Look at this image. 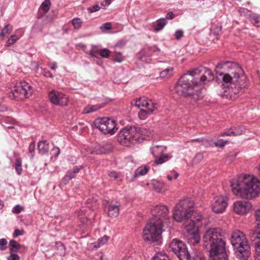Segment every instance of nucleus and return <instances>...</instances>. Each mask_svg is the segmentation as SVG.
<instances>
[{"mask_svg": "<svg viewBox=\"0 0 260 260\" xmlns=\"http://www.w3.org/2000/svg\"><path fill=\"white\" fill-rule=\"evenodd\" d=\"M213 79L214 75L211 70L200 67L183 74L175 85V91L179 95L198 101L203 97L198 86L205 84V81L209 82Z\"/></svg>", "mask_w": 260, "mask_h": 260, "instance_id": "f257e3e1", "label": "nucleus"}, {"mask_svg": "<svg viewBox=\"0 0 260 260\" xmlns=\"http://www.w3.org/2000/svg\"><path fill=\"white\" fill-rule=\"evenodd\" d=\"M215 70L218 79L221 78L224 83L230 84L225 91L230 96L237 94L247 86L246 77L242 69L235 62H220Z\"/></svg>", "mask_w": 260, "mask_h": 260, "instance_id": "f03ea898", "label": "nucleus"}, {"mask_svg": "<svg viewBox=\"0 0 260 260\" xmlns=\"http://www.w3.org/2000/svg\"><path fill=\"white\" fill-rule=\"evenodd\" d=\"M193 201L185 199L180 200L174 209V219L178 222H183L188 234L197 233L199 223L203 219L201 215L193 213Z\"/></svg>", "mask_w": 260, "mask_h": 260, "instance_id": "7ed1b4c3", "label": "nucleus"}, {"mask_svg": "<svg viewBox=\"0 0 260 260\" xmlns=\"http://www.w3.org/2000/svg\"><path fill=\"white\" fill-rule=\"evenodd\" d=\"M233 193L242 199L251 200L260 194V180L252 175L243 174L231 181Z\"/></svg>", "mask_w": 260, "mask_h": 260, "instance_id": "20e7f679", "label": "nucleus"}, {"mask_svg": "<svg viewBox=\"0 0 260 260\" xmlns=\"http://www.w3.org/2000/svg\"><path fill=\"white\" fill-rule=\"evenodd\" d=\"M153 131H119L117 140L124 146H129L131 144L141 143L144 140H149L153 134Z\"/></svg>", "mask_w": 260, "mask_h": 260, "instance_id": "39448f33", "label": "nucleus"}, {"mask_svg": "<svg viewBox=\"0 0 260 260\" xmlns=\"http://www.w3.org/2000/svg\"><path fill=\"white\" fill-rule=\"evenodd\" d=\"M231 243L239 258L247 259L250 254V248L245 235L239 230L234 231L231 236Z\"/></svg>", "mask_w": 260, "mask_h": 260, "instance_id": "423d86ee", "label": "nucleus"}, {"mask_svg": "<svg viewBox=\"0 0 260 260\" xmlns=\"http://www.w3.org/2000/svg\"><path fill=\"white\" fill-rule=\"evenodd\" d=\"M162 221L156 218H152L146 225L143 231V238L145 241L155 242L161 237Z\"/></svg>", "mask_w": 260, "mask_h": 260, "instance_id": "0eeeda50", "label": "nucleus"}, {"mask_svg": "<svg viewBox=\"0 0 260 260\" xmlns=\"http://www.w3.org/2000/svg\"><path fill=\"white\" fill-rule=\"evenodd\" d=\"M12 93L17 100L28 98L31 95L33 88L30 85L24 81L17 82L14 86Z\"/></svg>", "mask_w": 260, "mask_h": 260, "instance_id": "6e6552de", "label": "nucleus"}, {"mask_svg": "<svg viewBox=\"0 0 260 260\" xmlns=\"http://www.w3.org/2000/svg\"><path fill=\"white\" fill-rule=\"evenodd\" d=\"M226 233L220 228H210L204 233L203 237L204 247L207 246L211 243L220 240V238H224Z\"/></svg>", "mask_w": 260, "mask_h": 260, "instance_id": "1a4fd4ad", "label": "nucleus"}, {"mask_svg": "<svg viewBox=\"0 0 260 260\" xmlns=\"http://www.w3.org/2000/svg\"><path fill=\"white\" fill-rule=\"evenodd\" d=\"M170 248L177 255L179 260L191 259L186 246L182 241L174 239L170 244Z\"/></svg>", "mask_w": 260, "mask_h": 260, "instance_id": "9d476101", "label": "nucleus"}, {"mask_svg": "<svg viewBox=\"0 0 260 260\" xmlns=\"http://www.w3.org/2000/svg\"><path fill=\"white\" fill-rule=\"evenodd\" d=\"M92 127L99 130H118L119 128L117 121L109 117L96 119L92 125Z\"/></svg>", "mask_w": 260, "mask_h": 260, "instance_id": "9b49d317", "label": "nucleus"}, {"mask_svg": "<svg viewBox=\"0 0 260 260\" xmlns=\"http://www.w3.org/2000/svg\"><path fill=\"white\" fill-rule=\"evenodd\" d=\"M151 212L153 215L152 218L160 219L162 222H165L170 227H171V220L172 219L169 215V210L167 206L165 205H156L151 209Z\"/></svg>", "mask_w": 260, "mask_h": 260, "instance_id": "f8f14e48", "label": "nucleus"}, {"mask_svg": "<svg viewBox=\"0 0 260 260\" xmlns=\"http://www.w3.org/2000/svg\"><path fill=\"white\" fill-rule=\"evenodd\" d=\"M256 225L249 231V237L255 245V247L260 246V209L255 212Z\"/></svg>", "mask_w": 260, "mask_h": 260, "instance_id": "ddd939ff", "label": "nucleus"}, {"mask_svg": "<svg viewBox=\"0 0 260 260\" xmlns=\"http://www.w3.org/2000/svg\"><path fill=\"white\" fill-rule=\"evenodd\" d=\"M166 147L163 146L156 145L151 148V152L155 157L154 161L156 165H161L172 158L171 155L163 153Z\"/></svg>", "mask_w": 260, "mask_h": 260, "instance_id": "4468645a", "label": "nucleus"}, {"mask_svg": "<svg viewBox=\"0 0 260 260\" xmlns=\"http://www.w3.org/2000/svg\"><path fill=\"white\" fill-rule=\"evenodd\" d=\"M48 96L51 103L55 105L65 106L68 105V96L61 92L51 90L49 92Z\"/></svg>", "mask_w": 260, "mask_h": 260, "instance_id": "2eb2a0df", "label": "nucleus"}, {"mask_svg": "<svg viewBox=\"0 0 260 260\" xmlns=\"http://www.w3.org/2000/svg\"><path fill=\"white\" fill-rule=\"evenodd\" d=\"M208 246H209V256L226 253L225 242L224 238H220V240L211 243Z\"/></svg>", "mask_w": 260, "mask_h": 260, "instance_id": "dca6fc26", "label": "nucleus"}, {"mask_svg": "<svg viewBox=\"0 0 260 260\" xmlns=\"http://www.w3.org/2000/svg\"><path fill=\"white\" fill-rule=\"evenodd\" d=\"M228 198L220 196L214 198L212 203V209L216 213L224 212L228 206Z\"/></svg>", "mask_w": 260, "mask_h": 260, "instance_id": "f3484780", "label": "nucleus"}, {"mask_svg": "<svg viewBox=\"0 0 260 260\" xmlns=\"http://www.w3.org/2000/svg\"><path fill=\"white\" fill-rule=\"evenodd\" d=\"M234 211L237 214L244 215L247 214L252 209V204L250 202L238 201L234 203Z\"/></svg>", "mask_w": 260, "mask_h": 260, "instance_id": "a211bd4d", "label": "nucleus"}, {"mask_svg": "<svg viewBox=\"0 0 260 260\" xmlns=\"http://www.w3.org/2000/svg\"><path fill=\"white\" fill-rule=\"evenodd\" d=\"M151 102H152L151 100H148L145 97H140L132 101V105L141 109H147L148 107H151Z\"/></svg>", "mask_w": 260, "mask_h": 260, "instance_id": "6ab92c4d", "label": "nucleus"}, {"mask_svg": "<svg viewBox=\"0 0 260 260\" xmlns=\"http://www.w3.org/2000/svg\"><path fill=\"white\" fill-rule=\"evenodd\" d=\"M78 216L82 223V228H86L91 226V221L87 218L85 210H80L78 212Z\"/></svg>", "mask_w": 260, "mask_h": 260, "instance_id": "aec40b11", "label": "nucleus"}, {"mask_svg": "<svg viewBox=\"0 0 260 260\" xmlns=\"http://www.w3.org/2000/svg\"><path fill=\"white\" fill-rule=\"evenodd\" d=\"M78 216L82 223V228H86L91 226V221L87 218L85 210H80L78 212Z\"/></svg>", "mask_w": 260, "mask_h": 260, "instance_id": "412c9836", "label": "nucleus"}, {"mask_svg": "<svg viewBox=\"0 0 260 260\" xmlns=\"http://www.w3.org/2000/svg\"><path fill=\"white\" fill-rule=\"evenodd\" d=\"M113 149V146L111 144H107L105 146L99 145L95 147L91 152L92 154H102L110 152Z\"/></svg>", "mask_w": 260, "mask_h": 260, "instance_id": "4be33fe9", "label": "nucleus"}, {"mask_svg": "<svg viewBox=\"0 0 260 260\" xmlns=\"http://www.w3.org/2000/svg\"><path fill=\"white\" fill-rule=\"evenodd\" d=\"M120 204H110L107 207L108 216L111 217H116L119 213Z\"/></svg>", "mask_w": 260, "mask_h": 260, "instance_id": "5701e85b", "label": "nucleus"}, {"mask_svg": "<svg viewBox=\"0 0 260 260\" xmlns=\"http://www.w3.org/2000/svg\"><path fill=\"white\" fill-rule=\"evenodd\" d=\"M151 107H148V109H141L139 112L138 115L141 119H145L146 118L148 115L150 114L152 112L156 109V104L153 102H151Z\"/></svg>", "mask_w": 260, "mask_h": 260, "instance_id": "b1692460", "label": "nucleus"}, {"mask_svg": "<svg viewBox=\"0 0 260 260\" xmlns=\"http://www.w3.org/2000/svg\"><path fill=\"white\" fill-rule=\"evenodd\" d=\"M187 243L190 245H194L200 241V237L199 233H189L187 237Z\"/></svg>", "mask_w": 260, "mask_h": 260, "instance_id": "393cba45", "label": "nucleus"}, {"mask_svg": "<svg viewBox=\"0 0 260 260\" xmlns=\"http://www.w3.org/2000/svg\"><path fill=\"white\" fill-rule=\"evenodd\" d=\"M38 148L39 152L42 154H44L47 153L49 151V144L45 140L40 141L38 144Z\"/></svg>", "mask_w": 260, "mask_h": 260, "instance_id": "a878e982", "label": "nucleus"}, {"mask_svg": "<svg viewBox=\"0 0 260 260\" xmlns=\"http://www.w3.org/2000/svg\"><path fill=\"white\" fill-rule=\"evenodd\" d=\"M24 246L18 243L15 240H11L9 242L10 253L17 252Z\"/></svg>", "mask_w": 260, "mask_h": 260, "instance_id": "bb28decb", "label": "nucleus"}, {"mask_svg": "<svg viewBox=\"0 0 260 260\" xmlns=\"http://www.w3.org/2000/svg\"><path fill=\"white\" fill-rule=\"evenodd\" d=\"M248 18L253 25L259 27L260 26V15L252 13L248 15Z\"/></svg>", "mask_w": 260, "mask_h": 260, "instance_id": "cd10ccee", "label": "nucleus"}, {"mask_svg": "<svg viewBox=\"0 0 260 260\" xmlns=\"http://www.w3.org/2000/svg\"><path fill=\"white\" fill-rule=\"evenodd\" d=\"M149 169L147 166H141L137 168L135 172V177H137L146 174Z\"/></svg>", "mask_w": 260, "mask_h": 260, "instance_id": "c85d7f7f", "label": "nucleus"}, {"mask_svg": "<svg viewBox=\"0 0 260 260\" xmlns=\"http://www.w3.org/2000/svg\"><path fill=\"white\" fill-rule=\"evenodd\" d=\"M152 185L154 190L157 192H161L165 189V184L160 181L153 180Z\"/></svg>", "mask_w": 260, "mask_h": 260, "instance_id": "c756f323", "label": "nucleus"}, {"mask_svg": "<svg viewBox=\"0 0 260 260\" xmlns=\"http://www.w3.org/2000/svg\"><path fill=\"white\" fill-rule=\"evenodd\" d=\"M167 21L165 18H160L156 22L154 30L155 31L161 30L164 26L167 24Z\"/></svg>", "mask_w": 260, "mask_h": 260, "instance_id": "7c9ffc66", "label": "nucleus"}, {"mask_svg": "<svg viewBox=\"0 0 260 260\" xmlns=\"http://www.w3.org/2000/svg\"><path fill=\"white\" fill-rule=\"evenodd\" d=\"M12 30L13 26L11 24H8L6 25L0 32V39H3L6 35L10 34Z\"/></svg>", "mask_w": 260, "mask_h": 260, "instance_id": "2f4dec72", "label": "nucleus"}, {"mask_svg": "<svg viewBox=\"0 0 260 260\" xmlns=\"http://www.w3.org/2000/svg\"><path fill=\"white\" fill-rule=\"evenodd\" d=\"M109 240V237L107 236H104L101 238H99L96 243H94L93 246L95 248H99L106 244Z\"/></svg>", "mask_w": 260, "mask_h": 260, "instance_id": "473e14b6", "label": "nucleus"}, {"mask_svg": "<svg viewBox=\"0 0 260 260\" xmlns=\"http://www.w3.org/2000/svg\"><path fill=\"white\" fill-rule=\"evenodd\" d=\"M151 260H170V259L166 254L159 252L155 254Z\"/></svg>", "mask_w": 260, "mask_h": 260, "instance_id": "72a5a7b5", "label": "nucleus"}, {"mask_svg": "<svg viewBox=\"0 0 260 260\" xmlns=\"http://www.w3.org/2000/svg\"><path fill=\"white\" fill-rule=\"evenodd\" d=\"M101 107L99 105H92L86 107L83 110V113L85 114L95 112L101 109Z\"/></svg>", "mask_w": 260, "mask_h": 260, "instance_id": "f704fd0d", "label": "nucleus"}, {"mask_svg": "<svg viewBox=\"0 0 260 260\" xmlns=\"http://www.w3.org/2000/svg\"><path fill=\"white\" fill-rule=\"evenodd\" d=\"M86 203L89 208L91 209L92 210H94L96 207L97 200L93 198H89L87 200Z\"/></svg>", "mask_w": 260, "mask_h": 260, "instance_id": "c9c22d12", "label": "nucleus"}, {"mask_svg": "<svg viewBox=\"0 0 260 260\" xmlns=\"http://www.w3.org/2000/svg\"><path fill=\"white\" fill-rule=\"evenodd\" d=\"M228 142L229 140H228L219 139H217L216 141L213 142V144L216 147L219 148H223L225 146V145L228 143Z\"/></svg>", "mask_w": 260, "mask_h": 260, "instance_id": "e433bc0d", "label": "nucleus"}, {"mask_svg": "<svg viewBox=\"0 0 260 260\" xmlns=\"http://www.w3.org/2000/svg\"><path fill=\"white\" fill-rule=\"evenodd\" d=\"M15 168L17 173L20 175L22 173V161L20 158H17L16 159L15 164Z\"/></svg>", "mask_w": 260, "mask_h": 260, "instance_id": "4c0bfd02", "label": "nucleus"}, {"mask_svg": "<svg viewBox=\"0 0 260 260\" xmlns=\"http://www.w3.org/2000/svg\"><path fill=\"white\" fill-rule=\"evenodd\" d=\"M20 38V37H18L16 35H12L10 38L8 40L6 46L8 47H10L13 45L15 42H16Z\"/></svg>", "mask_w": 260, "mask_h": 260, "instance_id": "58836bf2", "label": "nucleus"}, {"mask_svg": "<svg viewBox=\"0 0 260 260\" xmlns=\"http://www.w3.org/2000/svg\"><path fill=\"white\" fill-rule=\"evenodd\" d=\"M173 68H170L162 71L159 74L160 77L162 78L169 77L170 76L171 73L173 72Z\"/></svg>", "mask_w": 260, "mask_h": 260, "instance_id": "ea45409f", "label": "nucleus"}, {"mask_svg": "<svg viewBox=\"0 0 260 260\" xmlns=\"http://www.w3.org/2000/svg\"><path fill=\"white\" fill-rule=\"evenodd\" d=\"M210 260H228L226 253L209 256Z\"/></svg>", "mask_w": 260, "mask_h": 260, "instance_id": "a19ab883", "label": "nucleus"}, {"mask_svg": "<svg viewBox=\"0 0 260 260\" xmlns=\"http://www.w3.org/2000/svg\"><path fill=\"white\" fill-rule=\"evenodd\" d=\"M113 54H114V60L115 61H117L118 62H121L125 59L124 56L122 55V54L121 52L115 51L113 53Z\"/></svg>", "mask_w": 260, "mask_h": 260, "instance_id": "79ce46f5", "label": "nucleus"}, {"mask_svg": "<svg viewBox=\"0 0 260 260\" xmlns=\"http://www.w3.org/2000/svg\"><path fill=\"white\" fill-rule=\"evenodd\" d=\"M72 23L74 26V29L78 30L81 26L82 21H81L80 18H75L72 19Z\"/></svg>", "mask_w": 260, "mask_h": 260, "instance_id": "37998d69", "label": "nucleus"}, {"mask_svg": "<svg viewBox=\"0 0 260 260\" xmlns=\"http://www.w3.org/2000/svg\"><path fill=\"white\" fill-rule=\"evenodd\" d=\"M242 131H229L224 132L221 134V136H236L238 135H241L242 134Z\"/></svg>", "mask_w": 260, "mask_h": 260, "instance_id": "c03bdc74", "label": "nucleus"}, {"mask_svg": "<svg viewBox=\"0 0 260 260\" xmlns=\"http://www.w3.org/2000/svg\"><path fill=\"white\" fill-rule=\"evenodd\" d=\"M50 4L51 3L50 0H45L42 3L41 8L45 12H47L50 9Z\"/></svg>", "mask_w": 260, "mask_h": 260, "instance_id": "a18cd8bd", "label": "nucleus"}, {"mask_svg": "<svg viewBox=\"0 0 260 260\" xmlns=\"http://www.w3.org/2000/svg\"><path fill=\"white\" fill-rule=\"evenodd\" d=\"M204 158V155L202 153L199 152L196 154L193 158V162L194 164L199 163Z\"/></svg>", "mask_w": 260, "mask_h": 260, "instance_id": "49530a36", "label": "nucleus"}, {"mask_svg": "<svg viewBox=\"0 0 260 260\" xmlns=\"http://www.w3.org/2000/svg\"><path fill=\"white\" fill-rule=\"evenodd\" d=\"M8 241L5 238L0 239V250H5L7 248Z\"/></svg>", "mask_w": 260, "mask_h": 260, "instance_id": "de8ad7c7", "label": "nucleus"}, {"mask_svg": "<svg viewBox=\"0 0 260 260\" xmlns=\"http://www.w3.org/2000/svg\"><path fill=\"white\" fill-rule=\"evenodd\" d=\"M35 148H36L35 143V142L33 141V142H31V143L29 144V149H28L29 152L30 153V154L31 155V157L32 158L35 156Z\"/></svg>", "mask_w": 260, "mask_h": 260, "instance_id": "09e8293b", "label": "nucleus"}, {"mask_svg": "<svg viewBox=\"0 0 260 260\" xmlns=\"http://www.w3.org/2000/svg\"><path fill=\"white\" fill-rule=\"evenodd\" d=\"M110 53V51L109 49L105 48L100 51V54L104 58H108L109 56Z\"/></svg>", "mask_w": 260, "mask_h": 260, "instance_id": "8fccbe9b", "label": "nucleus"}, {"mask_svg": "<svg viewBox=\"0 0 260 260\" xmlns=\"http://www.w3.org/2000/svg\"><path fill=\"white\" fill-rule=\"evenodd\" d=\"M100 9V7L99 5L96 4L87 9V11L89 13H91L98 11Z\"/></svg>", "mask_w": 260, "mask_h": 260, "instance_id": "3c124183", "label": "nucleus"}, {"mask_svg": "<svg viewBox=\"0 0 260 260\" xmlns=\"http://www.w3.org/2000/svg\"><path fill=\"white\" fill-rule=\"evenodd\" d=\"M75 174L74 173L73 170L69 171L64 177V179L66 180H70L75 176Z\"/></svg>", "mask_w": 260, "mask_h": 260, "instance_id": "603ef678", "label": "nucleus"}, {"mask_svg": "<svg viewBox=\"0 0 260 260\" xmlns=\"http://www.w3.org/2000/svg\"><path fill=\"white\" fill-rule=\"evenodd\" d=\"M41 74L46 77L53 78L54 77L53 75L48 70L46 69H42Z\"/></svg>", "mask_w": 260, "mask_h": 260, "instance_id": "864d4df0", "label": "nucleus"}, {"mask_svg": "<svg viewBox=\"0 0 260 260\" xmlns=\"http://www.w3.org/2000/svg\"><path fill=\"white\" fill-rule=\"evenodd\" d=\"M24 234V231L23 230H19L16 229L13 233V237L14 238H16L19 236H22Z\"/></svg>", "mask_w": 260, "mask_h": 260, "instance_id": "5fc2aeb1", "label": "nucleus"}, {"mask_svg": "<svg viewBox=\"0 0 260 260\" xmlns=\"http://www.w3.org/2000/svg\"><path fill=\"white\" fill-rule=\"evenodd\" d=\"M16 252L10 253V256L7 257L8 260H20L19 256L15 253Z\"/></svg>", "mask_w": 260, "mask_h": 260, "instance_id": "6e6d98bb", "label": "nucleus"}, {"mask_svg": "<svg viewBox=\"0 0 260 260\" xmlns=\"http://www.w3.org/2000/svg\"><path fill=\"white\" fill-rule=\"evenodd\" d=\"M24 210V208L20 206L19 205H16L12 210V212L16 214H18L20 213L22 211Z\"/></svg>", "mask_w": 260, "mask_h": 260, "instance_id": "4d7b16f0", "label": "nucleus"}, {"mask_svg": "<svg viewBox=\"0 0 260 260\" xmlns=\"http://www.w3.org/2000/svg\"><path fill=\"white\" fill-rule=\"evenodd\" d=\"M254 257L255 260H260V246L255 247V254Z\"/></svg>", "mask_w": 260, "mask_h": 260, "instance_id": "13d9d810", "label": "nucleus"}, {"mask_svg": "<svg viewBox=\"0 0 260 260\" xmlns=\"http://www.w3.org/2000/svg\"><path fill=\"white\" fill-rule=\"evenodd\" d=\"M51 151L53 155L55 157L57 156L60 154V149L58 147H54Z\"/></svg>", "mask_w": 260, "mask_h": 260, "instance_id": "bf43d9fd", "label": "nucleus"}, {"mask_svg": "<svg viewBox=\"0 0 260 260\" xmlns=\"http://www.w3.org/2000/svg\"><path fill=\"white\" fill-rule=\"evenodd\" d=\"M183 31L181 30H178L175 32V37L176 40H180L183 36Z\"/></svg>", "mask_w": 260, "mask_h": 260, "instance_id": "052dcab7", "label": "nucleus"}, {"mask_svg": "<svg viewBox=\"0 0 260 260\" xmlns=\"http://www.w3.org/2000/svg\"><path fill=\"white\" fill-rule=\"evenodd\" d=\"M100 50L99 47L96 45H92V48L90 51V52H94L95 53H100Z\"/></svg>", "mask_w": 260, "mask_h": 260, "instance_id": "680f3d73", "label": "nucleus"}, {"mask_svg": "<svg viewBox=\"0 0 260 260\" xmlns=\"http://www.w3.org/2000/svg\"><path fill=\"white\" fill-rule=\"evenodd\" d=\"M174 17V14L172 12H169L167 14L166 18L165 19H166V20L167 19L171 20L173 19Z\"/></svg>", "mask_w": 260, "mask_h": 260, "instance_id": "e2e57ef3", "label": "nucleus"}, {"mask_svg": "<svg viewBox=\"0 0 260 260\" xmlns=\"http://www.w3.org/2000/svg\"><path fill=\"white\" fill-rule=\"evenodd\" d=\"M101 28L106 30H109L111 28V24L110 23L107 22L103 24Z\"/></svg>", "mask_w": 260, "mask_h": 260, "instance_id": "0e129e2a", "label": "nucleus"}, {"mask_svg": "<svg viewBox=\"0 0 260 260\" xmlns=\"http://www.w3.org/2000/svg\"><path fill=\"white\" fill-rule=\"evenodd\" d=\"M83 168H84L83 166H80L79 167L75 166L72 170H73L74 173L76 174L77 173H78L79 172V171L81 169H83Z\"/></svg>", "mask_w": 260, "mask_h": 260, "instance_id": "69168bd1", "label": "nucleus"}, {"mask_svg": "<svg viewBox=\"0 0 260 260\" xmlns=\"http://www.w3.org/2000/svg\"><path fill=\"white\" fill-rule=\"evenodd\" d=\"M109 176L111 178H113L114 180H116L118 178V174L117 172L113 171L109 174Z\"/></svg>", "mask_w": 260, "mask_h": 260, "instance_id": "338daca9", "label": "nucleus"}, {"mask_svg": "<svg viewBox=\"0 0 260 260\" xmlns=\"http://www.w3.org/2000/svg\"><path fill=\"white\" fill-rule=\"evenodd\" d=\"M192 258L193 260H205L202 255L194 256Z\"/></svg>", "mask_w": 260, "mask_h": 260, "instance_id": "774afa93", "label": "nucleus"}]
</instances>
